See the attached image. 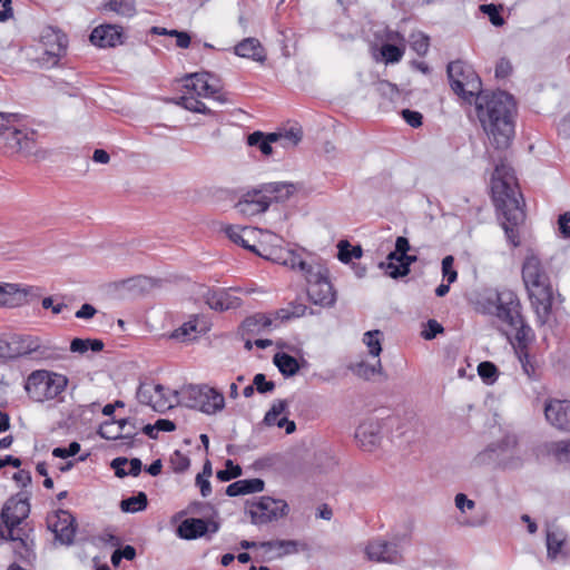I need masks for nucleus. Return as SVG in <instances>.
<instances>
[{"instance_id":"423d86ee","label":"nucleus","mask_w":570,"mask_h":570,"mask_svg":"<svg viewBox=\"0 0 570 570\" xmlns=\"http://www.w3.org/2000/svg\"><path fill=\"white\" fill-rule=\"evenodd\" d=\"M68 379L47 370H37L29 374L26 391L36 402L51 401L58 397L67 387Z\"/></svg>"},{"instance_id":"6ab92c4d","label":"nucleus","mask_w":570,"mask_h":570,"mask_svg":"<svg viewBox=\"0 0 570 570\" xmlns=\"http://www.w3.org/2000/svg\"><path fill=\"white\" fill-rule=\"evenodd\" d=\"M547 421L561 431H570V401L549 400L544 405Z\"/></svg>"},{"instance_id":"052dcab7","label":"nucleus","mask_w":570,"mask_h":570,"mask_svg":"<svg viewBox=\"0 0 570 570\" xmlns=\"http://www.w3.org/2000/svg\"><path fill=\"white\" fill-rule=\"evenodd\" d=\"M376 91L389 98L391 101H393L395 98L399 97V90L395 85L389 82V81H380L376 85Z\"/></svg>"},{"instance_id":"9d476101","label":"nucleus","mask_w":570,"mask_h":570,"mask_svg":"<svg viewBox=\"0 0 570 570\" xmlns=\"http://www.w3.org/2000/svg\"><path fill=\"white\" fill-rule=\"evenodd\" d=\"M307 282V296L309 301L322 307H332L336 302V293L328 279L327 268L316 264L305 276Z\"/></svg>"},{"instance_id":"a211bd4d","label":"nucleus","mask_w":570,"mask_h":570,"mask_svg":"<svg viewBox=\"0 0 570 570\" xmlns=\"http://www.w3.org/2000/svg\"><path fill=\"white\" fill-rule=\"evenodd\" d=\"M268 207L269 198L268 195L265 194L263 186L247 191L236 204L238 213L245 216H255L265 213Z\"/></svg>"},{"instance_id":"f03ea898","label":"nucleus","mask_w":570,"mask_h":570,"mask_svg":"<svg viewBox=\"0 0 570 570\" xmlns=\"http://www.w3.org/2000/svg\"><path fill=\"white\" fill-rule=\"evenodd\" d=\"M478 119L490 142L497 149L510 146L514 136V115L517 105L505 91L481 94L475 100Z\"/></svg>"},{"instance_id":"2eb2a0df","label":"nucleus","mask_w":570,"mask_h":570,"mask_svg":"<svg viewBox=\"0 0 570 570\" xmlns=\"http://www.w3.org/2000/svg\"><path fill=\"white\" fill-rule=\"evenodd\" d=\"M366 556L376 562L397 563L403 558V549L396 541L376 539L366 546Z\"/></svg>"},{"instance_id":"4d7b16f0","label":"nucleus","mask_w":570,"mask_h":570,"mask_svg":"<svg viewBox=\"0 0 570 570\" xmlns=\"http://www.w3.org/2000/svg\"><path fill=\"white\" fill-rule=\"evenodd\" d=\"M512 71L513 67L511 61L508 58L502 57L495 65L494 76L497 79H505L512 73Z\"/></svg>"},{"instance_id":"393cba45","label":"nucleus","mask_w":570,"mask_h":570,"mask_svg":"<svg viewBox=\"0 0 570 570\" xmlns=\"http://www.w3.org/2000/svg\"><path fill=\"white\" fill-rule=\"evenodd\" d=\"M547 553L548 558L556 560L568 554L567 534L563 530L550 527L547 530Z\"/></svg>"},{"instance_id":"f8f14e48","label":"nucleus","mask_w":570,"mask_h":570,"mask_svg":"<svg viewBox=\"0 0 570 570\" xmlns=\"http://www.w3.org/2000/svg\"><path fill=\"white\" fill-rule=\"evenodd\" d=\"M0 355L8 357L35 355L37 358H52L56 353L43 345L39 337L17 335L12 336L8 343L0 341Z\"/></svg>"},{"instance_id":"e433bc0d","label":"nucleus","mask_w":570,"mask_h":570,"mask_svg":"<svg viewBox=\"0 0 570 570\" xmlns=\"http://www.w3.org/2000/svg\"><path fill=\"white\" fill-rule=\"evenodd\" d=\"M197 320H190L184 323L179 328L175 330L171 334L173 338L181 342H191L198 337L200 331L197 328Z\"/></svg>"},{"instance_id":"49530a36","label":"nucleus","mask_w":570,"mask_h":570,"mask_svg":"<svg viewBox=\"0 0 570 570\" xmlns=\"http://www.w3.org/2000/svg\"><path fill=\"white\" fill-rule=\"evenodd\" d=\"M287 407V402L284 401V400H277L275 401L271 409L267 411V413L265 414V417H264V422L266 425H276L277 426V422H278V416L285 412Z\"/></svg>"},{"instance_id":"9b49d317","label":"nucleus","mask_w":570,"mask_h":570,"mask_svg":"<svg viewBox=\"0 0 570 570\" xmlns=\"http://www.w3.org/2000/svg\"><path fill=\"white\" fill-rule=\"evenodd\" d=\"M40 46L42 53L37 58V62L41 68L49 69L56 67L66 55L68 39L60 30L47 27L41 32Z\"/></svg>"},{"instance_id":"603ef678","label":"nucleus","mask_w":570,"mask_h":570,"mask_svg":"<svg viewBox=\"0 0 570 570\" xmlns=\"http://www.w3.org/2000/svg\"><path fill=\"white\" fill-rule=\"evenodd\" d=\"M430 47V38L423 32L412 33L411 48L419 55L425 56Z\"/></svg>"},{"instance_id":"774afa93","label":"nucleus","mask_w":570,"mask_h":570,"mask_svg":"<svg viewBox=\"0 0 570 570\" xmlns=\"http://www.w3.org/2000/svg\"><path fill=\"white\" fill-rule=\"evenodd\" d=\"M559 230L563 237H570V213H564L558 218Z\"/></svg>"},{"instance_id":"c85d7f7f","label":"nucleus","mask_w":570,"mask_h":570,"mask_svg":"<svg viewBox=\"0 0 570 570\" xmlns=\"http://www.w3.org/2000/svg\"><path fill=\"white\" fill-rule=\"evenodd\" d=\"M355 438L365 451H372L380 443L379 426L375 423L361 424Z\"/></svg>"},{"instance_id":"1a4fd4ad","label":"nucleus","mask_w":570,"mask_h":570,"mask_svg":"<svg viewBox=\"0 0 570 570\" xmlns=\"http://www.w3.org/2000/svg\"><path fill=\"white\" fill-rule=\"evenodd\" d=\"M246 512L255 525H264L278 521L289 513V507L285 500L262 495L253 501H247Z\"/></svg>"},{"instance_id":"cd10ccee","label":"nucleus","mask_w":570,"mask_h":570,"mask_svg":"<svg viewBox=\"0 0 570 570\" xmlns=\"http://www.w3.org/2000/svg\"><path fill=\"white\" fill-rule=\"evenodd\" d=\"M226 236L235 244L248 249L255 254H259L254 245L249 242L255 237L256 229L250 227L226 226L224 228Z\"/></svg>"},{"instance_id":"412c9836","label":"nucleus","mask_w":570,"mask_h":570,"mask_svg":"<svg viewBox=\"0 0 570 570\" xmlns=\"http://www.w3.org/2000/svg\"><path fill=\"white\" fill-rule=\"evenodd\" d=\"M121 29L112 24H101L96 27L91 35L90 41L92 45L100 48H110L120 45L121 41Z\"/></svg>"},{"instance_id":"5fc2aeb1","label":"nucleus","mask_w":570,"mask_h":570,"mask_svg":"<svg viewBox=\"0 0 570 570\" xmlns=\"http://www.w3.org/2000/svg\"><path fill=\"white\" fill-rule=\"evenodd\" d=\"M242 474V468L239 465H235L232 460H227L226 469L217 472V478L223 481H229L232 479L238 478Z\"/></svg>"},{"instance_id":"ddd939ff","label":"nucleus","mask_w":570,"mask_h":570,"mask_svg":"<svg viewBox=\"0 0 570 570\" xmlns=\"http://www.w3.org/2000/svg\"><path fill=\"white\" fill-rule=\"evenodd\" d=\"M141 404L150 406L154 411L164 413L171 409L180 399L179 391H166L160 384L141 383L136 393Z\"/></svg>"},{"instance_id":"dca6fc26","label":"nucleus","mask_w":570,"mask_h":570,"mask_svg":"<svg viewBox=\"0 0 570 570\" xmlns=\"http://www.w3.org/2000/svg\"><path fill=\"white\" fill-rule=\"evenodd\" d=\"M199 294L214 311L223 312L237 308L240 305V298L234 295L232 289L202 286Z\"/></svg>"},{"instance_id":"bb28decb","label":"nucleus","mask_w":570,"mask_h":570,"mask_svg":"<svg viewBox=\"0 0 570 570\" xmlns=\"http://www.w3.org/2000/svg\"><path fill=\"white\" fill-rule=\"evenodd\" d=\"M209 525L204 519L189 518L184 520L177 528V534L185 540H194L205 535Z\"/></svg>"},{"instance_id":"09e8293b","label":"nucleus","mask_w":570,"mask_h":570,"mask_svg":"<svg viewBox=\"0 0 570 570\" xmlns=\"http://www.w3.org/2000/svg\"><path fill=\"white\" fill-rule=\"evenodd\" d=\"M502 9V6H497L493 3L489 4H481L479 7V10L487 14L489 17V20L491 23L495 27H501L504 24V19L500 14V10Z\"/></svg>"},{"instance_id":"5701e85b","label":"nucleus","mask_w":570,"mask_h":570,"mask_svg":"<svg viewBox=\"0 0 570 570\" xmlns=\"http://www.w3.org/2000/svg\"><path fill=\"white\" fill-rule=\"evenodd\" d=\"M30 512V507L27 500H9L2 509V518L6 523L11 528H17L22 520H24Z\"/></svg>"},{"instance_id":"338daca9","label":"nucleus","mask_w":570,"mask_h":570,"mask_svg":"<svg viewBox=\"0 0 570 570\" xmlns=\"http://www.w3.org/2000/svg\"><path fill=\"white\" fill-rule=\"evenodd\" d=\"M404 120L413 128H417L422 125V115L419 111L404 109L402 111Z\"/></svg>"},{"instance_id":"69168bd1","label":"nucleus","mask_w":570,"mask_h":570,"mask_svg":"<svg viewBox=\"0 0 570 570\" xmlns=\"http://www.w3.org/2000/svg\"><path fill=\"white\" fill-rule=\"evenodd\" d=\"M443 332L442 325L436 322L435 320H429L426 323V328L422 332V336L425 340H433L436 334H440Z\"/></svg>"},{"instance_id":"0e129e2a","label":"nucleus","mask_w":570,"mask_h":570,"mask_svg":"<svg viewBox=\"0 0 570 570\" xmlns=\"http://www.w3.org/2000/svg\"><path fill=\"white\" fill-rule=\"evenodd\" d=\"M455 507L462 512L471 511L475 508V502L469 499L464 493H458L454 498Z\"/></svg>"},{"instance_id":"72a5a7b5","label":"nucleus","mask_w":570,"mask_h":570,"mask_svg":"<svg viewBox=\"0 0 570 570\" xmlns=\"http://www.w3.org/2000/svg\"><path fill=\"white\" fill-rule=\"evenodd\" d=\"M302 139V134L298 130H285L284 132H271L269 140H274L275 148H294Z\"/></svg>"},{"instance_id":"c03bdc74","label":"nucleus","mask_w":570,"mask_h":570,"mask_svg":"<svg viewBox=\"0 0 570 570\" xmlns=\"http://www.w3.org/2000/svg\"><path fill=\"white\" fill-rule=\"evenodd\" d=\"M177 105L181 106L183 108L193 111V112H199V114H210V109L206 107V105L200 101L198 98H196L193 95L190 96H181L177 100Z\"/></svg>"},{"instance_id":"39448f33","label":"nucleus","mask_w":570,"mask_h":570,"mask_svg":"<svg viewBox=\"0 0 570 570\" xmlns=\"http://www.w3.org/2000/svg\"><path fill=\"white\" fill-rule=\"evenodd\" d=\"M178 404L198 410L204 414L214 415L225 407V397L215 387L203 385H187L179 391Z\"/></svg>"},{"instance_id":"3c124183","label":"nucleus","mask_w":570,"mask_h":570,"mask_svg":"<svg viewBox=\"0 0 570 570\" xmlns=\"http://www.w3.org/2000/svg\"><path fill=\"white\" fill-rule=\"evenodd\" d=\"M380 267L392 278H399L410 273L409 264H395V262L381 263Z\"/></svg>"},{"instance_id":"680f3d73","label":"nucleus","mask_w":570,"mask_h":570,"mask_svg":"<svg viewBox=\"0 0 570 570\" xmlns=\"http://www.w3.org/2000/svg\"><path fill=\"white\" fill-rule=\"evenodd\" d=\"M80 451V444L78 442H71L68 448H55L52 455L56 458L66 459L76 455Z\"/></svg>"},{"instance_id":"aec40b11","label":"nucleus","mask_w":570,"mask_h":570,"mask_svg":"<svg viewBox=\"0 0 570 570\" xmlns=\"http://www.w3.org/2000/svg\"><path fill=\"white\" fill-rule=\"evenodd\" d=\"M185 81L186 89L197 97H214L220 90L218 81H214V77L208 72L190 73Z\"/></svg>"},{"instance_id":"f257e3e1","label":"nucleus","mask_w":570,"mask_h":570,"mask_svg":"<svg viewBox=\"0 0 570 570\" xmlns=\"http://www.w3.org/2000/svg\"><path fill=\"white\" fill-rule=\"evenodd\" d=\"M491 189L495 207L503 218L501 225L507 239L513 247H518L520 245L519 228L525 220V213L514 170L505 160L495 165Z\"/></svg>"},{"instance_id":"f704fd0d","label":"nucleus","mask_w":570,"mask_h":570,"mask_svg":"<svg viewBox=\"0 0 570 570\" xmlns=\"http://www.w3.org/2000/svg\"><path fill=\"white\" fill-rule=\"evenodd\" d=\"M273 362L286 377L294 376L299 371L298 361L287 353H276Z\"/></svg>"},{"instance_id":"4be33fe9","label":"nucleus","mask_w":570,"mask_h":570,"mask_svg":"<svg viewBox=\"0 0 570 570\" xmlns=\"http://www.w3.org/2000/svg\"><path fill=\"white\" fill-rule=\"evenodd\" d=\"M30 288L20 287L17 284L0 285V307H18L27 304Z\"/></svg>"},{"instance_id":"37998d69","label":"nucleus","mask_w":570,"mask_h":570,"mask_svg":"<svg viewBox=\"0 0 570 570\" xmlns=\"http://www.w3.org/2000/svg\"><path fill=\"white\" fill-rule=\"evenodd\" d=\"M381 332L379 330L368 331L363 335V343L368 350V354L373 357H379L382 352L381 346Z\"/></svg>"},{"instance_id":"6e6d98bb","label":"nucleus","mask_w":570,"mask_h":570,"mask_svg":"<svg viewBox=\"0 0 570 570\" xmlns=\"http://www.w3.org/2000/svg\"><path fill=\"white\" fill-rule=\"evenodd\" d=\"M243 494L262 492L265 487V482L262 479H244L240 480Z\"/></svg>"},{"instance_id":"20e7f679","label":"nucleus","mask_w":570,"mask_h":570,"mask_svg":"<svg viewBox=\"0 0 570 570\" xmlns=\"http://www.w3.org/2000/svg\"><path fill=\"white\" fill-rule=\"evenodd\" d=\"M521 273L537 321L544 325L550 321L553 302V288L547 268L535 253L528 252Z\"/></svg>"},{"instance_id":"a878e982","label":"nucleus","mask_w":570,"mask_h":570,"mask_svg":"<svg viewBox=\"0 0 570 570\" xmlns=\"http://www.w3.org/2000/svg\"><path fill=\"white\" fill-rule=\"evenodd\" d=\"M269 198V205L273 202L284 203L288 200L297 190L296 184L286 181L267 183L262 185Z\"/></svg>"},{"instance_id":"ea45409f","label":"nucleus","mask_w":570,"mask_h":570,"mask_svg":"<svg viewBox=\"0 0 570 570\" xmlns=\"http://www.w3.org/2000/svg\"><path fill=\"white\" fill-rule=\"evenodd\" d=\"M351 370L358 377L370 380L382 370L380 360H376L374 364H368L364 361L351 365Z\"/></svg>"},{"instance_id":"4468645a","label":"nucleus","mask_w":570,"mask_h":570,"mask_svg":"<svg viewBox=\"0 0 570 570\" xmlns=\"http://www.w3.org/2000/svg\"><path fill=\"white\" fill-rule=\"evenodd\" d=\"M517 438L514 435H505L501 441L490 444L484 451L479 453L478 461L480 463L495 462L498 464H507L517 449Z\"/></svg>"},{"instance_id":"de8ad7c7","label":"nucleus","mask_w":570,"mask_h":570,"mask_svg":"<svg viewBox=\"0 0 570 570\" xmlns=\"http://www.w3.org/2000/svg\"><path fill=\"white\" fill-rule=\"evenodd\" d=\"M381 55L385 63H396L402 59L404 49L395 45L385 43L381 47Z\"/></svg>"},{"instance_id":"bf43d9fd","label":"nucleus","mask_w":570,"mask_h":570,"mask_svg":"<svg viewBox=\"0 0 570 570\" xmlns=\"http://www.w3.org/2000/svg\"><path fill=\"white\" fill-rule=\"evenodd\" d=\"M253 384L258 393L265 394L272 392L275 389L273 381H267L263 373H258L253 379Z\"/></svg>"},{"instance_id":"0eeeda50","label":"nucleus","mask_w":570,"mask_h":570,"mask_svg":"<svg viewBox=\"0 0 570 570\" xmlns=\"http://www.w3.org/2000/svg\"><path fill=\"white\" fill-rule=\"evenodd\" d=\"M452 90L468 102H472L482 94V82L472 66L461 61H451L446 67Z\"/></svg>"},{"instance_id":"79ce46f5","label":"nucleus","mask_w":570,"mask_h":570,"mask_svg":"<svg viewBox=\"0 0 570 570\" xmlns=\"http://www.w3.org/2000/svg\"><path fill=\"white\" fill-rule=\"evenodd\" d=\"M337 257L342 263L345 264L350 263L353 258H361L363 254L362 247L360 245L352 246L347 240H341L337 245Z\"/></svg>"},{"instance_id":"f3484780","label":"nucleus","mask_w":570,"mask_h":570,"mask_svg":"<svg viewBox=\"0 0 570 570\" xmlns=\"http://www.w3.org/2000/svg\"><path fill=\"white\" fill-rule=\"evenodd\" d=\"M73 515L66 510H59L48 519V528L56 534V539L63 544H71L76 533Z\"/></svg>"},{"instance_id":"c756f323","label":"nucleus","mask_w":570,"mask_h":570,"mask_svg":"<svg viewBox=\"0 0 570 570\" xmlns=\"http://www.w3.org/2000/svg\"><path fill=\"white\" fill-rule=\"evenodd\" d=\"M299 542L296 540H273L259 542V549L265 553L275 552V557L281 558L286 554L298 552Z\"/></svg>"},{"instance_id":"7c9ffc66","label":"nucleus","mask_w":570,"mask_h":570,"mask_svg":"<svg viewBox=\"0 0 570 570\" xmlns=\"http://www.w3.org/2000/svg\"><path fill=\"white\" fill-rule=\"evenodd\" d=\"M9 540L12 541L13 552L19 559L27 562H30L32 559H35L33 542L29 539L28 535L21 538L17 533V530L11 529Z\"/></svg>"},{"instance_id":"c9c22d12","label":"nucleus","mask_w":570,"mask_h":570,"mask_svg":"<svg viewBox=\"0 0 570 570\" xmlns=\"http://www.w3.org/2000/svg\"><path fill=\"white\" fill-rule=\"evenodd\" d=\"M129 424L128 419L107 421L99 429V435L106 440L124 439L122 432Z\"/></svg>"},{"instance_id":"7ed1b4c3","label":"nucleus","mask_w":570,"mask_h":570,"mask_svg":"<svg viewBox=\"0 0 570 570\" xmlns=\"http://www.w3.org/2000/svg\"><path fill=\"white\" fill-rule=\"evenodd\" d=\"M476 309L497 316L508 327L505 334H513L517 342L522 344L533 338L532 328L524 323L521 303L514 292L485 289L476 301Z\"/></svg>"},{"instance_id":"864d4df0","label":"nucleus","mask_w":570,"mask_h":570,"mask_svg":"<svg viewBox=\"0 0 570 570\" xmlns=\"http://www.w3.org/2000/svg\"><path fill=\"white\" fill-rule=\"evenodd\" d=\"M551 451L559 462H570V441H559L553 443Z\"/></svg>"},{"instance_id":"e2e57ef3","label":"nucleus","mask_w":570,"mask_h":570,"mask_svg":"<svg viewBox=\"0 0 570 570\" xmlns=\"http://www.w3.org/2000/svg\"><path fill=\"white\" fill-rule=\"evenodd\" d=\"M170 461H171V464L174 465V470L176 472H184L190 465L189 459L179 451H175Z\"/></svg>"},{"instance_id":"a19ab883","label":"nucleus","mask_w":570,"mask_h":570,"mask_svg":"<svg viewBox=\"0 0 570 570\" xmlns=\"http://www.w3.org/2000/svg\"><path fill=\"white\" fill-rule=\"evenodd\" d=\"M531 341H532V338L530 341H527V342L522 343V344L520 342H518L517 354H518L519 361L521 363L523 373L529 379H534L535 377V366H534L533 362L530 360V356H529V354L527 352V345Z\"/></svg>"},{"instance_id":"6e6552de","label":"nucleus","mask_w":570,"mask_h":570,"mask_svg":"<svg viewBox=\"0 0 570 570\" xmlns=\"http://www.w3.org/2000/svg\"><path fill=\"white\" fill-rule=\"evenodd\" d=\"M0 118L8 122L0 128V151L4 155L31 153L35 146V132L28 128L21 129L10 125L17 115L0 112Z\"/></svg>"},{"instance_id":"2f4dec72","label":"nucleus","mask_w":570,"mask_h":570,"mask_svg":"<svg viewBox=\"0 0 570 570\" xmlns=\"http://www.w3.org/2000/svg\"><path fill=\"white\" fill-rule=\"evenodd\" d=\"M272 325V320L264 314L247 317L242 324L243 336H253L264 333Z\"/></svg>"},{"instance_id":"13d9d810","label":"nucleus","mask_w":570,"mask_h":570,"mask_svg":"<svg viewBox=\"0 0 570 570\" xmlns=\"http://www.w3.org/2000/svg\"><path fill=\"white\" fill-rule=\"evenodd\" d=\"M454 258L451 255H448L442 261V274L446 278L449 284H452L458 278V273L453 268Z\"/></svg>"},{"instance_id":"473e14b6","label":"nucleus","mask_w":570,"mask_h":570,"mask_svg":"<svg viewBox=\"0 0 570 570\" xmlns=\"http://www.w3.org/2000/svg\"><path fill=\"white\" fill-rule=\"evenodd\" d=\"M283 264L292 269H298L304 276L308 275L309 269H314L317 263H308L303 258V252L287 250L283 258Z\"/></svg>"},{"instance_id":"b1692460","label":"nucleus","mask_w":570,"mask_h":570,"mask_svg":"<svg viewBox=\"0 0 570 570\" xmlns=\"http://www.w3.org/2000/svg\"><path fill=\"white\" fill-rule=\"evenodd\" d=\"M235 55L263 63L266 60V50L257 38H245L234 48Z\"/></svg>"},{"instance_id":"8fccbe9b","label":"nucleus","mask_w":570,"mask_h":570,"mask_svg":"<svg viewBox=\"0 0 570 570\" xmlns=\"http://www.w3.org/2000/svg\"><path fill=\"white\" fill-rule=\"evenodd\" d=\"M498 367L491 362H482L478 366V374L487 384H493L498 379Z\"/></svg>"},{"instance_id":"4c0bfd02","label":"nucleus","mask_w":570,"mask_h":570,"mask_svg":"<svg viewBox=\"0 0 570 570\" xmlns=\"http://www.w3.org/2000/svg\"><path fill=\"white\" fill-rule=\"evenodd\" d=\"M247 144L249 146H256L259 148L262 154L269 156L273 153L274 140H269V134L265 135L262 131H254L247 137Z\"/></svg>"},{"instance_id":"58836bf2","label":"nucleus","mask_w":570,"mask_h":570,"mask_svg":"<svg viewBox=\"0 0 570 570\" xmlns=\"http://www.w3.org/2000/svg\"><path fill=\"white\" fill-rule=\"evenodd\" d=\"M148 500L147 495L144 492H139L137 495H132L127 498L120 502V509L124 512H139L147 508Z\"/></svg>"},{"instance_id":"a18cd8bd","label":"nucleus","mask_w":570,"mask_h":570,"mask_svg":"<svg viewBox=\"0 0 570 570\" xmlns=\"http://www.w3.org/2000/svg\"><path fill=\"white\" fill-rule=\"evenodd\" d=\"M106 8L124 17H131L136 11L135 0H109Z\"/></svg>"}]
</instances>
